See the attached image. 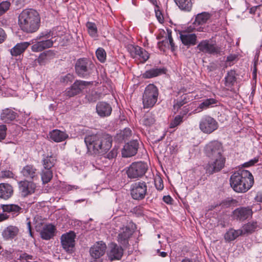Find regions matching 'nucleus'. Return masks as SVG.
Returning <instances> with one entry per match:
<instances>
[{
    "mask_svg": "<svg viewBox=\"0 0 262 262\" xmlns=\"http://www.w3.org/2000/svg\"><path fill=\"white\" fill-rule=\"evenodd\" d=\"M223 147L217 141L209 142L205 147V152L207 157L212 159L205 166L207 173L213 174L220 171L224 166L226 158L223 156Z\"/></svg>",
    "mask_w": 262,
    "mask_h": 262,
    "instance_id": "obj_1",
    "label": "nucleus"
},
{
    "mask_svg": "<svg viewBox=\"0 0 262 262\" xmlns=\"http://www.w3.org/2000/svg\"><path fill=\"white\" fill-rule=\"evenodd\" d=\"M84 142L88 152L93 155H104L112 147V138L108 134L88 135Z\"/></svg>",
    "mask_w": 262,
    "mask_h": 262,
    "instance_id": "obj_2",
    "label": "nucleus"
},
{
    "mask_svg": "<svg viewBox=\"0 0 262 262\" xmlns=\"http://www.w3.org/2000/svg\"><path fill=\"white\" fill-rule=\"evenodd\" d=\"M38 12L33 9L24 10L18 16V25L22 31L28 33L36 32L40 26Z\"/></svg>",
    "mask_w": 262,
    "mask_h": 262,
    "instance_id": "obj_3",
    "label": "nucleus"
},
{
    "mask_svg": "<svg viewBox=\"0 0 262 262\" xmlns=\"http://www.w3.org/2000/svg\"><path fill=\"white\" fill-rule=\"evenodd\" d=\"M254 178L251 173L246 170H240L230 177V184L233 189L239 193L247 192L252 186Z\"/></svg>",
    "mask_w": 262,
    "mask_h": 262,
    "instance_id": "obj_4",
    "label": "nucleus"
},
{
    "mask_svg": "<svg viewBox=\"0 0 262 262\" xmlns=\"http://www.w3.org/2000/svg\"><path fill=\"white\" fill-rule=\"evenodd\" d=\"M54 34L51 30H46L40 32L32 41L33 45L31 49L33 52H39L52 47L53 45L54 37Z\"/></svg>",
    "mask_w": 262,
    "mask_h": 262,
    "instance_id": "obj_5",
    "label": "nucleus"
},
{
    "mask_svg": "<svg viewBox=\"0 0 262 262\" xmlns=\"http://www.w3.org/2000/svg\"><path fill=\"white\" fill-rule=\"evenodd\" d=\"M159 96L158 88L153 84H148L144 90L142 102L144 108L152 107L156 103Z\"/></svg>",
    "mask_w": 262,
    "mask_h": 262,
    "instance_id": "obj_6",
    "label": "nucleus"
},
{
    "mask_svg": "<svg viewBox=\"0 0 262 262\" xmlns=\"http://www.w3.org/2000/svg\"><path fill=\"white\" fill-rule=\"evenodd\" d=\"M94 67V64L89 59L80 58L76 62L75 71L79 77L85 78L92 73Z\"/></svg>",
    "mask_w": 262,
    "mask_h": 262,
    "instance_id": "obj_7",
    "label": "nucleus"
},
{
    "mask_svg": "<svg viewBox=\"0 0 262 262\" xmlns=\"http://www.w3.org/2000/svg\"><path fill=\"white\" fill-rule=\"evenodd\" d=\"M218 127L217 122L210 116L204 115L200 121L199 128L205 134H210L216 130Z\"/></svg>",
    "mask_w": 262,
    "mask_h": 262,
    "instance_id": "obj_8",
    "label": "nucleus"
},
{
    "mask_svg": "<svg viewBox=\"0 0 262 262\" xmlns=\"http://www.w3.org/2000/svg\"><path fill=\"white\" fill-rule=\"evenodd\" d=\"M148 168L147 164L142 162L133 163L127 170V174L130 179H136L142 177Z\"/></svg>",
    "mask_w": 262,
    "mask_h": 262,
    "instance_id": "obj_9",
    "label": "nucleus"
},
{
    "mask_svg": "<svg viewBox=\"0 0 262 262\" xmlns=\"http://www.w3.org/2000/svg\"><path fill=\"white\" fill-rule=\"evenodd\" d=\"M128 51L133 58L141 63H145L149 58L148 52L138 46L130 45L128 46Z\"/></svg>",
    "mask_w": 262,
    "mask_h": 262,
    "instance_id": "obj_10",
    "label": "nucleus"
},
{
    "mask_svg": "<svg viewBox=\"0 0 262 262\" xmlns=\"http://www.w3.org/2000/svg\"><path fill=\"white\" fill-rule=\"evenodd\" d=\"M147 193V185L145 182L139 181L132 185L130 194L133 199L141 200Z\"/></svg>",
    "mask_w": 262,
    "mask_h": 262,
    "instance_id": "obj_11",
    "label": "nucleus"
},
{
    "mask_svg": "<svg viewBox=\"0 0 262 262\" xmlns=\"http://www.w3.org/2000/svg\"><path fill=\"white\" fill-rule=\"evenodd\" d=\"M106 249V245L102 241L95 244L90 250V255L93 258L90 262H101L99 258L104 255Z\"/></svg>",
    "mask_w": 262,
    "mask_h": 262,
    "instance_id": "obj_12",
    "label": "nucleus"
},
{
    "mask_svg": "<svg viewBox=\"0 0 262 262\" xmlns=\"http://www.w3.org/2000/svg\"><path fill=\"white\" fill-rule=\"evenodd\" d=\"M197 48L200 51L210 54H218L221 52L220 48L209 40L201 41L198 45Z\"/></svg>",
    "mask_w": 262,
    "mask_h": 262,
    "instance_id": "obj_13",
    "label": "nucleus"
},
{
    "mask_svg": "<svg viewBox=\"0 0 262 262\" xmlns=\"http://www.w3.org/2000/svg\"><path fill=\"white\" fill-rule=\"evenodd\" d=\"M76 235L73 231L63 234L61 236V243L63 248L67 252L71 253L75 246Z\"/></svg>",
    "mask_w": 262,
    "mask_h": 262,
    "instance_id": "obj_14",
    "label": "nucleus"
},
{
    "mask_svg": "<svg viewBox=\"0 0 262 262\" xmlns=\"http://www.w3.org/2000/svg\"><path fill=\"white\" fill-rule=\"evenodd\" d=\"M90 84V82L82 80H76L70 88H69L66 90L65 94L69 97H73L79 94Z\"/></svg>",
    "mask_w": 262,
    "mask_h": 262,
    "instance_id": "obj_15",
    "label": "nucleus"
},
{
    "mask_svg": "<svg viewBox=\"0 0 262 262\" xmlns=\"http://www.w3.org/2000/svg\"><path fill=\"white\" fill-rule=\"evenodd\" d=\"M252 214V209L249 207H239L233 211V218L239 221H244L251 217Z\"/></svg>",
    "mask_w": 262,
    "mask_h": 262,
    "instance_id": "obj_16",
    "label": "nucleus"
},
{
    "mask_svg": "<svg viewBox=\"0 0 262 262\" xmlns=\"http://www.w3.org/2000/svg\"><path fill=\"white\" fill-rule=\"evenodd\" d=\"M19 189L21 196L24 197L33 194L36 189V185L32 182L28 181H20L19 183Z\"/></svg>",
    "mask_w": 262,
    "mask_h": 262,
    "instance_id": "obj_17",
    "label": "nucleus"
},
{
    "mask_svg": "<svg viewBox=\"0 0 262 262\" xmlns=\"http://www.w3.org/2000/svg\"><path fill=\"white\" fill-rule=\"evenodd\" d=\"M123 254V250L121 246L116 244H111L109 247L107 256L110 260H119Z\"/></svg>",
    "mask_w": 262,
    "mask_h": 262,
    "instance_id": "obj_18",
    "label": "nucleus"
},
{
    "mask_svg": "<svg viewBox=\"0 0 262 262\" xmlns=\"http://www.w3.org/2000/svg\"><path fill=\"white\" fill-rule=\"evenodd\" d=\"M96 113L101 118L108 117L112 112L111 105L104 101H100L97 103L96 106Z\"/></svg>",
    "mask_w": 262,
    "mask_h": 262,
    "instance_id": "obj_19",
    "label": "nucleus"
},
{
    "mask_svg": "<svg viewBox=\"0 0 262 262\" xmlns=\"http://www.w3.org/2000/svg\"><path fill=\"white\" fill-rule=\"evenodd\" d=\"M180 38L182 43L189 47L196 43L197 37L194 33H190L185 31L180 32Z\"/></svg>",
    "mask_w": 262,
    "mask_h": 262,
    "instance_id": "obj_20",
    "label": "nucleus"
},
{
    "mask_svg": "<svg viewBox=\"0 0 262 262\" xmlns=\"http://www.w3.org/2000/svg\"><path fill=\"white\" fill-rule=\"evenodd\" d=\"M138 148V143L137 141L133 140L127 143L124 146L122 152L124 157H130L136 154Z\"/></svg>",
    "mask_w": 262,
    "mask_h": 262,
    "instance_id": "obj_21",
    "label": "nucleus"
},
{
    "mask_svg": "<svg viewBox=\"0 0 262 262\" xmlns=\"http://www.w3.org/2000/svg\"><path fill=\"white\" fill-rule=\"evenodd\" d=\"M17 116V113L14 110L7 108L2 110L1 119L4 123H9L14 120Z\"/></svg>",
    "mask_w": 262,
    "mask_h": 262,
    "instance_id": "obj_22",
    "label": "nucleus"
},
{
    "mask_svg": "<svg viewBox=\"0 0 262 262\" xmlns=\"http://www.w3.org/2000/svg\"><path fill=\"white\" fill-rule=\"evenodd\" d=\"M49 135L50 139L55 142L63 141L69 137L68 135L66 133L59 129L52 130L50 132Z\"/></svg>",
    "mask_w": 262,
    "mask_h": 262,
    "instance_id": "obj_23",
    "label": "nucleus"
},
{
    "mask_svg": "<svg viewBox=\"0 0 262 262\" xmlns=\"http://www.w3.org/2000/svg\"><path fill=\"white\" fill-rule=\"evenodd\" d=\"M13 188L8 183L0 184V198L4 200L9 199L13 194Z\"/></svg>",
    "mask_w": 262,
    "mask_h": 262,
    "instance_id": "obj_24",
    "label": "nucleus"
},
{
    "mask_svg": "<svg viewBox=\"0 0 262 262\" xmlns=\"http://www.w3.org/2000/svg\"><path fill=\"white\" fill-rule=\"evenodd\" d=\"M55 231L54 225L50 224L45 225L40 232L41 237L43 239L49 240L53 237Z\"/></svg>",
    "mask_w": 262,
    "mask_h": 262,
    "instance_id": "obj_25",
    "label": "nucleus"
},
{
    "mask_svg": "<svg viewBox=\"0 0 262 262\" xmlns=\"http://www.w3.org/2000/svg\"><path fill=\"white\" fill-rule=\"evenodd\" d=\"M19 229L17 227L9 226L3 230L2 235L5 239H11L17 235Z\"/></svg>",
    "mask_w": 262,
    "mask_h": 262,
    "instance_id": "obj_26",
    "label": "nucleus"
},
{
    "mask_svg": "<svg viewBox=\"0 0 262 262\" xmlns=\"http://www.w3.org/2000/svg\"><path fill=\"white\" fill-rule=\"evenodd\" d=\"M165 73V69L164 68H152L146 71L142 75V77L145 79L152 78L163 74Z\"/></svg>",
    "mask_w": 262,
    "mask_h": 262,
    "instance_id": "obj_27",
    "label": "nucleus"
},
{
    "mask_svg": "<svg viewBox=\"0 0 262 262\" xmlns=\"http://www.w3.org/2000/svg\"><path fill=\"white\" fill-rule=\"evenodd\" d=\"M217 102V100L214 98L206 99L200 103L198 107L193 111V113H200L204 110L212 107L213 105L216 104Z\"/></svg>",
    "mask_w": 262,
    "mask_h": 262,
    "instance_id": "obj_28",
    "label": "nucleus"
},
{
    "mask_svg": "<svg viewBox=\"0 0 262 262\" xmlns=\"http://www.w3.org/2000/svg\"><path fill=\"white\" fill-rule=\"evenodd\" d=\"M30 44V42L27 41L18 43L11 49L10 53L12 56L19 55L26 50Z\"/></svg>",
    "mask_w": 262,
    "mask_h": 262,
    "instance_id": "obj_29",
    "label": "nucleus"
},
{
    "mask_svg": "<svg viewBox=\"0 0 262 262\" xmlns=\"http://www.w3.org/2000/svg\"><path fill=\"white\" fill-rule=\"evenodd\" d=\"M133 232V230L129 227H125L122 228L121 231L118 236V242L121 244H125L127 243L128 239L132 235Z\"/></svg>",
    "mask_w": 262,
    "mask_h": 262,
    "instance_id": "obj_30",
    "label": "nucleus"
},
{
    "mask_svg": "<svg viewBox=\"0 0 262 262\" xmlns=\"http://www.w3.org/2000/svg\"><path fill=\"white\" fill-rule=\"evenodd\" d=\"M36 168L32 165H28L25 166L21 170L23 175L28 179H33L37 177Z\"/></svg>",
    "mask_w": 262,
    "mask_h": 262,
    "instance_id": "obj_31",
    "label": "nucleus"
},
{
    "mask_svg": "<svg viewBox=\"0 0 262 262\" xmlns=\"http://www.w3.org/2000/svg\"><path fill=\"white\" fill-rule=\"evenodd\" d=\"M174 1L181 10L189 12L191 10L192 7L191 0H174Z\"/></svg>",
    "mask_w": 262,
    "mask_h": 262,
    "instance_id": "obj_32",
    "label": "nucleus"
},
{
    "mask_svg": "<svg viewBox=\"0 0 262 262\" xmlns=\"http://www.w3.org/2000/svg\"><path fill=\"white\" fill-rule=\"evenodd\" d=\"M56 161V157L53 155L47 156L45 157L42 160V164L43 168L48 169H52L54 166Z\"/></svg>",
    "mask_w": 262,
    "mask_h": 262,
    "instance_id": "obj_33",
    "label": "nucleus"
},
{
    "mask_svg": "<svg viewBox=\"0 0 262 262\" xmlns=\"http://www.w3.org/2000/svg\"><path fill=\"white\" fill-rule=\"evenodd\" d=\"M242 235V231L241 229H229L225 234V239L227 242L234 241L237 237Z\"/></svg>",
    "mask_w": 262,
    "mask_h": 262,
    "instance_id": "obj_34",
    "label": "nucleus"
},
{
    "mask_svg": "<svg viewBox=\"0 0 262 262\" xmlns=\"http://www.w3.org/2000/svg\"><path fill=\"white\" fill-rule=\"evenodd\" d=\"M225 84L228 88H231L236 80V72L234 70L229 71L225 77Z\"/></svg>",
    "mask_w": 262,
    "mask_h": 262,
    "instance_id": "obj_35",
    "label": "nucleus"
},
{
    "mask_svg": "<svg viewBox=\"0 0 262 262\" xmlns=\"http://www.w3.org/2000/svg\"><path fill=\"white\" fill-rule=\"evenodd\" d=\"M210 17L211 14L208 12H204L198 14L195 17V24L199 25L205 24L210 18Z\"/></svg>",
    "mask_w": 262,
    "mask_h": 262,
    "instance_id": "obj_36",
    "label": "nucleus"
},
{
    "mask_svg": "<svg viewBox=\"0 0 262 262\" xmlns=\"http://www.w3.org/2000/svg\"><path fill=\"white\" fill-rule=\"evenodd\" d=\"M257 227V224L256 222H249L244 225L242 229V235L245 234L251 233L254 232Z\"/></svg>",
    "mask_w": 262,
    "mask_h": 262,
    "instance_id": "obj_37",
    "label": "nucleus"
},
{
    "mask_svg": "<svg viewBox=\"0 0 262 262\" xmlns=\"http://www.w3.org/2000/svg\"><path fill=\"white\" fill-rule=\"evenodd\" d=\"M2 208L4 212H12L13 214H18L21 210V207L15 204L2 205Z\"/></svg>",
    "mask_w": 262,
    "mask_h": 262,
    "instance_id": "obj_38",
    "label": "nucleus"
},
{
    "mask_svg": "<svg viewBox=\"0 0 262 262\" xmlns=\"http://www.w3.org/2000/svg\"><path fill=\"white\" fill-rule=\"evenodd\" d=\"M155 121L154 116L151 113H148L142 117L140 122L143 125L150 126L155 123Z\"/></svg>",
    "mask_w": 262,
    "mask_h": 262,
    "instance_id": "obj_39",
    "label": "nucleus"
},
{
    "mask_svg": "<svg viewBox=\"0 0 262 262\" xmlns=\"http://www.w3.org/2000/svg\"><path fill=\"white\" fill-rule=\"evenodd\" d=\"M41 178L42 183L46 184L49 182L53 177V171L52 169L42 168L41 171Z\"/></svg>",
    "mask_w": 262,
    "mask_h": 262,
    "instance_id": "obj_40",
    "label": "nucleus"
},
{
    "mask_svg": "<svg viewBox=\"0 0 262 262\" xmlns=\"http://www.w3.org/2000/svg\"><path fill=\"white\" fill-rule=\"evenodd\" d=\"M89 35L92 37H97L98 36V30L96 24L94 23L88 21L86 24Z\"/></svg>",
    "mask_w": 262,
    "mask_h": 262,
    "instance_id": "obj_41",
    "label": "nucleus"
},
{
    "mask_svg": "<svg viewBox=\"0 0 262 262\" xmlns=\"http://www.w3.org/2000/svg\"><path fill=\"white\" fill-rule=\"evenodd\" d=\"M164 43V46L170 45L171 49L173 51L174 50V43L171 36V31L170 29H167V34L165 40L162 41Z\"/></svg>",
    "mask_w": 262,
    "mask_h": 262,
    "instance_id": "obj_42",
    "label": "nucleus"
},
{
    "mask_svg": "<svg viewBox=\"0 0 262 262\" xmlns=\"http://www.w3.org/2000/svg\"><path fill=\"white\" fill-rule=\"evenodd\" d=\"M96 55L98 60L101 62H104L106 60V54L102 48H99L96 51Z\"/></svg>",
    "mask_w": 262,
    "mask_h": 262,
    "instance_id": "obj_43",
    "label": "nucleus"
},
{
    "mask_svg": "<svg viewBox=\"0 0 262 262\" xmlns=\"http://www.w3.org/2000/svg\"><path fill=\"white\" fill-rule=\"evenodd\" d=\"M186 96H184L182 97L181 100L177 101V102L173 104V112L176 114L177 113L179 109L185 104L187 101L185 100Z\"/></svg>",
    "mask_w": 262,
    "mask_h": 262,
    "instance_id": "obj_44",
    "label": "nucleus"
},
{
    "mask_svg": "<svg viewBox=\"0 0 262 262\" xmlns=\"http://www.w3.org/2000/svg\"><path fill=\"white\" fill-rule=\"evenodd\" d=\"M10 7V3L9 1H3L0 3V16L6 13Z\"/></svg>",
    "mask_w": 262,
    "mask_h": 262,
    "instance_id": "obj_45",
    "label": "nucleus"
},
{
    "mask_svg": "<svg viewBox=\"0 0 262 262\" xmlns=\"http://www.w3.org/2000/svg\"><path fill=\"white\" fill-rule=\"evenodd\" d=\"M183 116L181 115L176 116L174 119L170 122L169 125L170 128H174L183 122Z\"/></svg>",
    "mask_w": 262,
    "mask_h": 262,
    "instance_id": "obj_46",
    "label": "nucleus"
},
{
    "mask_svg": "<svg viewBox=\"0 0 262 262\" xmlns=\"http://www.w3.org/2000/svg\"><path fill=\"white\" fill-rule=\"evenodd\" d=\"M155 187L158 190H162L163 189L164 185L163 180L160 177L157 178L155 179Z\"/></svg>",
    "mask_w": 262,
    "mask_h": 262,
    "instance_id": "obj_47",
    "label": "nucleus"
},
{
    "mask_svg": "<svg viewBox=\"0 0 262 262\" xmlns=\"http://www.w3.org/2000/svg\"><path fill=\"white\" fill-rule=\"evenodd\" d=\"M19 259L23 262H29L30 260H33V256L27 253H24L20 255Z\"/></svg>",
    "mask_w": 262,
    "mask_h": 262,
    "instance_id": "obj_48",
    "label": "nucleus"
},
{
    "mask_svg": "<svg viewBox=\"0 0 262 262\" xmlns=\"http://www.w3.org/2000/svg\"><path fill=\"white\" fill-rule=\"evenodd\" d=\"M7 127L5 125H0V141L4 139L6 135Z\"/></svg>",
    "mask_w": 262,
    "mask_h": 262,
    "instance_id": "obj_49",
    "label": "nucleus"
},
{
    "mask_svg": "<svg viewBox=\"0 0 262 262\" xmlns=\"http://www.w3.org/2000/svg\"><path fill=\"white\" fill-rule=\"evenodd\" d=\"M86 97L87 98L89 101H95L97 99L96 92L95 91H92L91 94H89L86 95Z\"/></svg>",
    "mask_w": 262,
    "mask_h": 262,
    "instance_id": "obj_50",
    "label": "nucleus"
},
{
    "mask_svg": "<svg viewBox=\"0 0 262 262\" xmlns=\"http://www.w3.org/2000/svg\"><path fill=\"white\" fill-rule=\"evenodd\" d=\"M258 161V158H255L253 159L250 160L248 162H246L244 164L245 167H249L254 165Z\"/></svg>",
    "mask_w": 262,
    "mask_h": 262,
    "instance_id": "obj_51",
    "label": "nucleus"
},
{
    "mask_svg": "<svg viewBox=\"0 0 262 262\" xmlns=\"http://www.w3.org/2000/svg\"><path fill=\"white\" fill-rule=\"evenodd\" d=\"M117 156V151L115 149L112 150L108 154L106 155L107 158L108 159H112L114 158Z\"/></svg>",
    "mask_w": 262,
    "mask_h": 262,
    "instance_id": "obj_52",
    "label": "nucleus"
},
{
    "mask_svg": "<svg viewBox=\"0 0 262 262\" xmlns=\"http://www.w3.org/2000/svg\"><path fill=\"white\" fill-rule=\"evenodd\" d=\"M131 133L132 131L129 128H125L122 132V136L123 138H127L131 135Z\"/></svg>",
    "mask_w": 262,
    "mask_h": 262,
    "instance_id": "obj_53",
    "label": "nucleus"
},
{
    "mask_svg": "<svg viewBox=\"0 0 262 262\" xmlns=\"http://www.w3.org/2000/svg\"><path fill=\"white\" fill-rule=\"evenodd\" d=\"M72 75L71 74H67V75L61 78V81L65 83H67L69 81H70L72 79Z\"/></svg>",
    "mask_w": 262,
    "mask_h": 262,
    "instance_id": "obj_54",
    "label": "nucleus"
},
{
    "mask_svg": "<svg viewBox=\"0 0 262 262\" xmlns=\"http://www.w3.org/2000/svg\"><path fill=\"white\" fill-rule=\"evenodd\" d=\"M163 200L165 203L168 204L171 203L172 199L169 195H167L163 196Z\"/></svg>",
    "mask_w": 262,
    "mask_h": 262,
    "instance_id": "obj_55",
    "label": "nucleus"
},
{
    "mask_svg": "<svg viewBox=\"0 0 262 262\" xmlns=\"http://www.w3.org/2000/svg\"><path fill=\"white\" fill-rule=\"evenodd\" d=\"M5 38V33L3 29L0 28V43L4 41Z\"/></svg>",
    "mask_w": 262,
    "mask_h": 262,
    "instance_id": "obj_56",
    "label": "nucleus"
},
{
    "mask_svg": "<svg viewBox=\"0 0 262 262\" xmlns=\"http://www.w3.org/2000/svg\"><path fill=\"white\" fill-rule=\"evenodd\" d=\"M9 215L6 213H0V222L4 221L7 219H8Z\"/></svg>",
    "mask_w": 262,
    "mask_h": 262,
    "instance_id": "obj_57",
    "label": "nucleus"
},
{
    "mask_svg": "<svg viewBox=\"0 0 262 262\" xmlns=\"http://www.w3.org/2000/svg\"><path fill=\"white\" fill-rule=\"evenodd\" d=\"M188 112L189 108L187 106H184L182 108V111L180 112V115L183 117L184 115H186Z\"/></svg>",
    "mask_w": 262,
    "mask_h": 262,
    "instance_id": "obj_58",
    "label": "nucleus"
},
{
    "mask_svg": "<svg viewBox=\"0 0 262 262\" xmlns=\"http://www.w3.org/2000/svg\"><path fill=\"white\" fill-rule=\"evenodd\" d=\"M65 188L67 190L70 191V190H72L74 189H77L78 188H79V187L76 185H68L66 186Z\"/></svg>",
    "mask_w": 262,
    "mask_h": 262,
    "instance_id": "obj_59",
    "label": "nucleus"
},
{
    "mask_svg": "<svg viewBox=\"0 0 262 262\" xmlns=\"http://www.w3.org/2000/svg\"><path fill=\"white\" fill-rule=\"evenodd\" d=\"M46 57V54L45 53H42L40 54L38 58V61L39 63H41L43 62V60Z\"/></svg>",
    "mask_w": 262,
    "mask_h": 262,
    "instance_id": "obj_60",
    "label": "nucleus"
},
{
    "mask_svg": "<svg viewBox=\"0 0 262 262\" xmlns=\"http://www.w3.org/2000/svg\"><path fill=\"white\" fill-rule=\"evenodd\" d=\"M27 229L29 232V235L31 237H33V233L31 230V223L29 222L27 223Z\"/></svg>",
    "mask_w": 262,
    "mask_h": 262,
    "instance_id": "obj_61",
    "label": "nucleus"
},
{
    "mask_svg": "<svg viewBox=\"0 0 262 262\" xmlns=\"http://www.w3.org/2000/svg\"><path fill=\"white\" fill-rule=\"evenodd\" d=\"M12 175V173L10 171H4L3 172V177H7V178H9V177H11Z\"/></svg>",
    "mask_w": 262,
    "mask_h": 262,
    "instance_id": "obj_62",
    "label": "nucleus"
},
{
    "mask_svg": "<svg viewBox=\"0 0 262 262\" xmlns=\"http://www.w3.org/2000/svg\"><path fill=\"white\" fill-rule=\"evenodd\" d=\"M236 57L235 55H230L227 57V61H232L235 59Z\"/></svg>",
    "mask_w": 262,
    "mask_h": 262,
    "instance_id": "obj_63",
    "label": "nucleus"
},
{
    "mask_svg": "<svg viewBox=\"0 0 262 262\" xmlns=\"http://www.w3.org/2000/svg\"><path fill=\"white\" fill-rule=\"evenodd\" d=\"M157 252L159 253V256H161L162 257H165L167 255L166 252L164 251L160 252L159 250H157Z\"/></svg>",
    "mask_w": 262,
    "mask_h": 262,
    "instance_id": "obj_64",
    "label": "nucleus"
}]
</instances>
